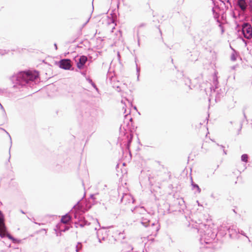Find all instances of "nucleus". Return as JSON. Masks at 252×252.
I'll list each match as a JSON object with an SVG mask.
<instances>
[{
	"mask_svg": "<svg viewBox=\"0 0 252 252\" xmlns=\"http://www.w3.org/2000/svg\"><path fill=\"white\" fill-rule=\"evenodd\" d=\"M39 73L36 70H26L19 71L13 75L10 80L14 88L20 89L23 87H32L38 81Z\"/></svg>",
	"mask_w": 252,
	"mask_h": 252,
	"instance_id": "f257e3e1",
	"label": "nucleus"
},
{
	"mask_svg": "<svg viewBox=\"0 0 252 252\" xmlns=\"http://www.w3.org/2000/svg\"><path fill=\"white\" fill-rule=\"evenodd\" d=\"M198 231L200 233V243L208 244L214 241L217 235V230L212 228L209 225L201 224Z\"/></svg>",
	"mask_w": 252,
	"mask_h": 252,
	"instance_id": "f03ea898",
	"label": "nucleus"
},
{
	"mask_svg": "<svg viewBox=\"0 0 252 252\" xmlns=\"http://www.w3.org/2000/svg\"><path fill=\"white\" fill-rule=\"evenodd\" d=\"M149 216V215L146 214L140 219L137 220V222L140 223L145 227H149L151 231L155 229L156 232L158 231L159 229V225L158 222L156 224L155 222H151L150 219L148 218Z\"/></svg>",
	"mask_w": 252,
	"mask_h": 252,
	"instance_id": "7ed1b4c3",
	"label": "nucleus"
},
{
	"mask_svg": "<svg viewBox=\"0 0 252 252\" xmlns=\"http://www.w3.org/2000/svg\"><path fill=\"white\" fill-rule=\"evenodd\" d=\"M242 33L245 38L251 39L252 37V27L250 23H244L242 24Z\"/></svg>",
	"mask_w": 252,
	"mask_h": 252,
	"instance_id": "20e7f679",
	"label": "nucleus"
},
{
	"mask_svg": "<svg viewBox=\"0 0 252 252\" xmlns=\"http://www.w3.org/2000/svg\"><path fill=\"white\" fill-rule=\"evenodd\" d=\"M71 61L68 59H61L60 61L57 63V64L60 68L65 70H72Z\"/></svg>",
	"mask_w": 252,
	"mask_h": 252,
	"instance_id": "39448f33",
	"label": "nucleus"
},
{
	"mask_svg": "<svg viewBox=\"0 0 252 252\" xmlns=\"http://www.w3.org/2000/svg\"><path fill=\"white\" fill-rule=\"evenodd\" d=\"M74 218L75 219H78V220L77 222H75L76 227H77L78 226H80L82 227L86 225H89L90 224V222L87 220L82 216H78L77 214H74Z\"/></svg>",
	"mask_w": 252,
	"mask_h": 252,
	"instance_id": "423d86ee",
	"label": "nucleus"
},
{
	"mask_svg": "<svg viewBox=\"0 0 252 252\" xmlns=\"http://www.w3.org/2000/svg\"><path fill=\"white\" fill-rule=\"evenodd\" d=\"M85 116L88 117L90 116L89 121H90L91 122V125H94L96 123V111L94 109H91L89 108L88 109V111L85 112Z\"/></svg>",
	"mask_w": 252,
	"mask_h": 252,
	"instance_id": "0eeeda50",
	"label": "nucleus"
},
{
	"mask_svg": "<svg viewBox=\"0 0 252 252\" xmlns=\"http://www.w3.org/2000/svg\"><path fill=\"white\" fill-rule=\"evenodd\" d=\"M70 226L65 224L59 223L56 225V228L54 229L56 231V234L57 236L62 235V232H65L68 230Z\"/></svg>",
	"mask_w": 252,
	"mask_h": 252,
	"instance_id": "6e6552de",
	"label": "nucleus"
},
{
	"mask_svg": "<svg viewBox=\"0 0 252 252\" xmlns=\"http://www.w3.org/2000/svg\"><path fill=\"white\" fill-rule=\"evenodd\" d=\"M88 61V58L85 55L81 56L78 61L76 60L77 67L79 69L87 68L86 63Z\"/></svg>",
	"mask_w": 252,
	"mask_h": 252,
	"instance_id": "1a4fd4ad",
	"label": "nucleus"
},
{
	"mask_svg": "<svg viewBox=\"0 0 252 252\" xmlns=\"http://www.w3.org/2000/svg\"><path fill=\"white\" fill-rule=\"evenodd\" d=\"M235 5L239 7L242 11L246 10L247 8V4L245 0H234Z\"/></svg>",
	"mask_w": 252,
	"mask_h": 252,
	"instance_id": "9d476101",
	"label": "nucleus"
},
{
	"mask_svg": "<svg viewBox=\"0 0 252 252\" xmlns=\"http://www.w3.org/2000/svg\"><path fill=\"white\" fill-rule=\"evenodd\" d=\"M132 212L135 214H140L142 215H146L147 212L146 210L143 206H135L133 209H131Z\"/></svg>",
	"mask_w": 252,
	"mask_h": 252,
	"instance_id": "9b49d317",
	"label": "nucleus"
},
{
	"mask_svg": "<svg viewBox=\"0 0 252 252\" xmlns=\"http://www.w3.org/2000/svg\"><path fill=\"white\" fill-rule=\"evenodd\" d=\"M0 228L1 229H4L6 228L5 225V219L3 213L0 210ZM0 236L2 238L3 236L1 233L0 232Z\"/></svg>",
	"mask_w": 252,
	"mask_h": 252,
	"instance_id": "f8f14e48",
	"label": "nucleus"
},
{
	"mask_svg": "<svg viewBox=\"0 0 252 252\" xmlns=\"http://www.w3.org/2000/svg\"><path fill=\"white\" fill-rule=\"evenodd\" d=\"M95 194H92L90 195V198L88 200V203L86 204V207L89 209L91 208L92 205H94L96 203Z\"/></svg>",
	"mask_w": 252,
	"mask_h": 252,
	"instance_id": "ddd939ff",
	"label": "nucleus"
},
{
	"mask_svg": "<svg viewBox=\"0 0 252 252\" xmlns=\"http://www.w3.org/2000/svg\"><path fill=\"white\" fill-rule=\"evenodd\" d=\"M72 220V217L68 214L67 213L64 216H62L61 219V222L62 223L66 224L69 221Z\"/></svg>",
	"mask_w": 252,
	"mask_h": 252,
	"instance_id": "4468645a",
	"label": "nucleus"
},
{
	"mask_svg": "<svg viewBox=\"0 0 252 252\" xmlns=\"http://www.w3.org/2000/svg\"><path fill=\"white\" fill-rule=\"evenodd\" d=\"M190 56V60L192 62L196 61L198 59V52L196 50H193L192 52H189Z\"/></svg>",
	"mask_w": 252,
	"mask_h": 252,
	"instance_id": "2eb2a0df",
	"label": "nucleus"
},
{
	"mask_svg": "<svg viewBox=\"0 0 252 252\" xmlns=\"http://www.w3.org/2000/svg\"><path fill=\"white\" fill-rule=\"evenodd\" d=\"M190 179H191V186L192 187V189H196L197 192L198 193H200L201 190V189L199 188V186L197 184H196V183H195L194 182H193L191 177L190 178Z\"/></svg>",
	"mask_w": 252,
	"mask_h": 252,
	"instance_id": "dca6fc26",
	"label": "nucleus"
},
{
	"mask_svg": "<svg viewBox=\"0 0 252 252\" xmlns=\"http://www.w3.org/2000/svg\"><path fill=\"white\" fill-rule=\"evenodd\" d=\"M231 48L233 50V53L231 54V60L232 61H235L237 59V56L239 55V53L235 50H234L233 48H232L231 47Z\"/></svg>",
	"mask_w": 252,
	"mask_h": 252,
	"instance_id": "f3484780",
	"label": "nucleus"
},
{
	"mask_svg": "<svg viewBox=\"0 0 252 252\" xmlns=\"http://www.w3.org/2000/svg\"><path fill=\"white\" fill-rule=\"evenodd\" d=\"M101 230H98V231L97 232V238L98 239V241L100 243H101L102 242V241H105L106 240V239L107 238L105 236H102V237H101L100 236V233L101 232Z\"/></svg>",
	"mask_w": 252,
	"mask_h": 252,
	"instance_id": "a211bd4d",
	"label": "nucleus"
},
{
	"mask_svg": "<svg viewBox=\"0 0 252 252\" xmlns=\"http://www.w3.org/2000/svg\"><path fill=\"white\" fill-rule=\"evenodd\" d=\"M131 198V199L132 200V203H134V201H135V200H134V199L132 197H131L129 195L127 194H125V195H124L122 197V198H121V202L122 203H123V202H124V199H125V198H126V199H129V198Z\"/></svg>",
	"mask_w": 252,
	"mask_h": 252,
	"instance_id": "6ab92c4d",
	"label": "nucleus"
},
{
	"mask_svg": "<svg viewBox=\"0 0 252 252\" xmlns=\"http://www.w3.org/2000/svg\"><path fill=\"white\" fill-rule=\"evenodd\" d=\"M86 79L89 82V83L91 84V85L93 86V87L94 88L96 91H98V89L96 86V85H95V84L93 81L92 79H91V78H87L86 77Z\"/></svg>",
	"mask_w": 252,
	"mask_h": 252,
	"instance_id": "aec40b11",
	"label": "nucleus"
},
{
	"mask_svg": "<svg viewBox=\"0 0 252 252\" xmlns=\"http://www.w3.org/2000/svg\"><path fill=\"white\" fill-rule=\"evenodd\" d=\"M241 158L242 161L247 163V162H248L249 156L247 154H243L241 156Z\"/></svg>",
	"mask_w": 252,
	"mask_h": 252,
	"instance_id": "412c9836",
	"label": "nucleus"
},
{
	"mask_svg": "<svg viewBox=\"0 0 252 252\" xmlns=\"http://www.w3.org/2000/svg\"><path fill=\"white\" fill-rule=\"evenodd\" d=\"M127 120L129 121V122H132V118L131 117L130 115V112L128 114H127L125 115V119H124V122L125 123V121Z\"/></svg>",
	"mask_w": 252,
	"mask_h": 252,
	"instance_id": "4be33fe9",
	"label": "nucleus"
},
{
	"mask_svg": "<svg viewBox=\"0 0 252 252\" xmlns=\"http://www.w3.org/2000/svg\"><path fill=\"white\" fill-rule=\"evenodd\" d=\"M185 85L188 86L190 89H191V88L190 86V80L188 78H185Z\"/></svg>",
	"mask_w": 252,
	"mask_h": 252,
	"instance_id": "5701e85b",
	"label": "nucleus"
},
{
	"mask_svg": "<svg viewBox=\"0 0 252 252\" xmlns=\"http://www.w3.org/2000/svg\"><path fill=\"white\" fill-rule=\"evenodd\" d=\"M82 247V244L80 242H78L77 245L76 246V252H79L80 250H81Z\"/></svg>",
	"mask_w": 252,
	"mask_h": 252,
	"instance_id": "b1692460",
	"label": "nucleus"
},
{
	"mask_svg": "<svg viewBox=\"0 0 252 252\" xmlns=\"http://www.w3.org/2000/svg\"><path fill=\"white\" fill-rule=\"evenodd\" d=\"M132 141V138H130L129 139H128L127 140V143L126 144V148L127 149H129V147H130V144H131V142Z\"/></svg>",
	"mask_w": 252,
	"mask_h": 252,
	"instance_id": "393cba45",
	"label": "nucleus"
},
{
	"mask_svg": "<svg viewBox=\"0 0 252 252\" xmlns=\"http://www.w3.org/2000/svg\"><path fill=\"white\" fill-rule=\"evenodd\" d=\"M133 249V247L130 245H127V249L125 251V252H131L132 251Z\"/></svg>",
	"mask_w": 252,
	"mask_h": 252,
	"instance_id": "a878e982",
	"label": "nucleus"
},
{
	"mask_svg": "<svg viewBox=\"0 0 252 252\" xmlns=\"http://www.w3.org/2000/svg\"><path fill=\"white\" fill-rule=\"evenodd\" d=\"M213 16H214V18H215V19L217 20V21L218 22H219L220 14L218 12H216V13H214V14H213Z\"/></svg>",
	"mask_w": 252,
	"mask_h": 252,
	"instance_id": "bb28decb",
	"label": "nucleus"
},
{
	"mask_svg": "<svg viewBox=\"0 0 252 252\" xmlns=\"http://www.w3.org/2000/svg\"><path fill=\"white\" fill-rule=\"evenodd\" d=\"M146 23H142L141 24H140V25H139L137 27V31L138 30H139V32H140V29L141 28H142V27H145L146 26Z\"/></svg>",
	"mask_w": 252,
	"mask_h": 252,
	"instance_id": "cd10ccee",
	"label": "nucleus"
},
{
	"mask_svg": "<svg viewBox=\"0 0 252 252\" xmlns=\"http://www.w3.org/2000/svg\"><path fill=\"white\" fill-rule=\"evenodd\" d=\"M8 239L10 240H11L13 242H15L16 241L17 239L15 238L13 236H12L11 235L9 234L7 236Z\"/></svg>",
	"mask_w": 252,
	"mask_h": 252,
	"instance_id": "c85d7f7f",
	"label": "nucleus"
},
{
	"mask_svg": "<svg viewBox=\"0 0 252 252\" xmlns=\"http://www.w3.org/2000/svg\"><path fill=\"white\" fill-rule=\"evenodd\" d=\"M136 34L137 36V40H138V45L140 46V37H139V30L136 31Z\"/></svg>",
	"mask_w": 252,
	"mask_h": 252,
	"instance_id": "c756f323",
	"label": "nucleus"
},
{
	"mask_svg": "<svg viewBox=\"0 0 252 252\" xmlns=\"http://www.w3.org/2000/svg\"><path fill=\"white\" fill-rule=\"evenodd\" d=\"M217 145H218V146H220V148H221V149L222 150V151H223V153H224V155H226V154H227V153H226V150H225V149H224V147L223 145H219V144H217Z\"/></svg>",
	"mask_w": 252,
	"mask_h": 252,
	"instance_id": "7c9ffc66",
	"label": "nucleus"
},
{
	"mask_svg": "<svg viewBox=\"0 0 252 252\" xmlns=\"http://www.w3.org/2000/svg\"><path fill=\"white\" fill-rule=\"evenodd\" d=\"M140 67H138L137 65H136V72H137V79H139V76L140 75Z\"/></svg>",
	"mask_w": 252,
	"mask_h": 252,
	"instance_id": "2f4dec72",
	"label": "nucleus"
},
{
	"mask_svg": "<svg viewBox=\"0 0 252 252\" xmlns=\"http://www.w3.org/2000/svg\"><path fill=\"white\" fill-rule=\"evenodd\" d=\"M242 39L243 41L244 42L245 46H247L248 43L252 44V42L248 41L247 40H246L243 38H242Z\"/></svg>",
	"mask_w": 252,
	"mask_h": 252,
	"instance_id": "473e14b6",
	"label": "nucleus"
},
{
	"mask_svg": "<svg viewBox=\"0 0 252 252\" xmlns=\"http://www.w3.org/2000/svg\"><path fill=\"white\" fill-rule=\"evenodd\" d=\"M81 74L83 75L84 77H86L87 75V70H83L82 71H80Z\"/></svg>",
	"mask_w": 252,
	"mask_h": 252,
	"instance_id": "72a5a7b5",
	"label": "nucleus"
},
{
	"mask_svg": "<svg viewBox=\"0 0 252 252\" xmlns=\"http://www.w3.org/2000/svg\"><path fill=\"white\" fill-rule=\"evenodd\" d=\"M232 16L234 19H237V16L235 15V12H233L232 13Z\"/></svg>",
	"mask_w": 252,
	"mask_h": 252,
	"instance_id": "f704fd0d",
	"label": "nucleus"
},
{
	"mask_svg": "<svg viewBox=\"0 0 252 252\" xmlns=\"http://www.w3.org/2000/svg\"><path fill=\"white\" fill-rule=\"evenodd\" d=\"M240 233H241L242 235L246 236V234L244 233V232L242 230H241V232H239Z\"/></svg>",
	"mask_w": 252,
	"mask_h": 252,
	"instance_id": "c9c22d12",
	"label": "nucleus"
},
{
	"mask_svg": "<svg viewBox=\"0 0 252 252\" xmlns=\"http://www.w3.org/2000/svg\"><path fill=\"white\" fill-rule=\"evenodd\" d=\"M6 133L8 135L9 138H10V143L11 144H12V140H11V136L10 135V134H9L8 132H6Z\"/></svg>",
	"mask_w": 252,
	"mask_h": 252,
	"instance_id": "e433bc0d",
	"label": "nucleus"
},
{
	"mask_svg": "<svg viewBox=\"0 0 252 252\" xmlns=\"http://www.w3.org/2000/svg\"><path fill=\"white\" fill-rule=\"evenodd\" d=\"M212 12H213V14H214V13H216L217 12L214 7L212 8Z\"/></svg>",
	"mask_w": 252,
	"mask_h": 252,
	"instance_id": "4c0bfd02",
	"label": "nucleus"
},
{
	"mask_svg": "<svg viewBox=\"0 0 252 252\" xmlns=\"http://www.w3.org/2000/svg\"><path fill=\"white\" fill-rule=\"evenodd\" d=\"M212 12H213V14H214V13H216L217 12L214 7L212 8Z\"/></svg>",
	"mask_w": 252,
	"mask_h": 252,
	"instance_id": "58836bf2",
	"label": "nucleus"
},
{
	"mask_svg": "<svg viewBox=\"0 0 252 252\" xmlns=\"http://www.w3.org/2000/svg\"><path fill=\"white\" fill-rule=\"evenodd\" d=\"M54 45L55 49L57 50L58 49L57 44L56 43H54Z\"/></svg>",
	"mask_w": 252,
	"mask_h": 252,
	"instance_id": "ea45409f",
	"label": "nucleus"
},
{
	"mask_svg": "<svg viewBox=\"0 0 252 252\" xmlns=\"http://www.w3.org/2000/svg\"><path fill=\"white\" fill-rule=\"evenodd\" d=\"M80 201H81V200H79V201H78L77 202V203H76L75 205H74L73 208H74L76 205H78Z\"/></svg>",
	"mask_w": 252,
	"mask_h": 252,
	"instance_id": "a19ab883",
	"label": "nucleus"
},
{
	"mask_svg": "<svg viewBox=\"0 0 252 252\" xmlns=\"http://www.w3.org/2000/svg\"><path fill=\"white\" fill-rule=\"evenodd\" d=\"M90 18H91V17L88 19V20L86 21V22L84 24V25H86L89 22Z\"/></svg>",
	"mask_w": 252,
	"mask_h": 252,
	"instance_id": "79ce46f5",
	"label": "nucleus"
},
{
	"mask_svg": "<svg viewBox=\"0 0 252 252\" xmlns=\"http://www.w3.org/2000/svg\"><path fill=\"white\" fill-rule=\"evenodd\" d=\"M243 115H244V117L246 119V114L244 112V111H243Z\"/></svg>",
	"mask_w": 252,
	"mask_h": 252,
	"instance_id": "37998d69",
	"label": "nucleus"
},
{
	"mask_svg": "<svg viewBox=\"0 0 252 252\" xmlns=\"http://www.w3.org/2000/svg\"><path fill=\"white\" fill-rule=\"evenodd\" d=\"M20 212L22 213V214H25V213L22 210H20Z\"/></svg>",
	"mask_w": 252,
	"mask_h": 252,
	"instance_id": "c03bdc74",
	"label": "nucleus"
},
{
	"mask_svg": "<svg viewBox=\"0 0 252 252\" xmlns=\"http://www.w3.org/2000/svg\"><path fill=\"white\" fill-rule=\"evenodd\" d=\"M242 124H241V126H240V128L239 130H241V128H242Z\"/></svg>",
	"mask_w": 252,
	"mask_h": 252,
	"instance_id": "a18cd8bd",
	"label": "nucleus"
},
{
	"mask_svg": "<svg viewBox=\"0 0 252 252\" xmlns=\"http://www.w3.org/2000/svg\"><path fill=\"white\" fill-rule=\"evenodd\" d=\"M159 32H160V34L161 35V33H161V31L159 29Z\"/></svg>",
	"mask_w": 252,
	"mask_h": 252,
	"instance_id": "49530a36",
	"label": "nucleus"
},
{
	"mask_svg": "<svg viewBox=\"0 0 252 252\" xmlns=\"http://www.w3.org/2000/svg\"><path fill=\"white\" fill-rule=\"evenodd\" d=\"M89 59H90V60H92V57H91V56H89Z\"/></svg>",
	"mask_w": 252,
	"mask_h": 252,
	"instance_id": "de8ad7c7",
	"label": "nucleus"
},
{
	"mask_svg": "<svg viewBox=\"0 0 252 252\" xmlns=\"http://www.w3.org/2000/svg\"><path fill=\"white\" fill-rule=\"evenodd\" d=\"M10 159V155H9V158H8V161H9Z\"/></svg>",
	"mask_w": 252,
	"mask_h": 252,
	"instance_id": "09e8293b",
	"label": "nucleus"
},
{
	"mask_svg": "<svg viewBox=\"0 0 252 252\" xmlns=\"http://www.w3.org/2000/svg\"><path fill=\"white\" fill-rule=\"evenodd\" d=\"M134 109L136 110V109H137L136 107V106H134Z\"/></svg>",
	"mask_w": 252,
	"mask_h": 252,
	"instance_id": "8fccbe9b",
	"label": "nucleus"
},
{
	"mask_svg": "<svg viewBox=\"0 0 252 252\" xmlns=\"http://www.w3.org/2000/svg\"><path fill=\"white\" fill-rule=\"evenodd\" d=\"M119 235H123V233H119Z\"/></svg>",
	"mask_w": 252,
	"mask_h": 252,
	"instance_id": "3c124183",
	"label": "nucleus"
},
{
	"mask_svg": "<svg viewBox=\"0 0 252 252\" xmlns=\"http://www.w3.org/2000/svg\"><path fill=\"white\" fill-rule=\"evenodd\" d=\"M240 12H239L238 14V16H240Z\"/></svg>",
	"mask_w": 252,
	"mask_h": 252,
	"instance_id": "603ef678",
	"label": "nucleus"
},
{
	"mask_svg": "<svg viewBox=\"0 0 252 252\" xmlns=\"http://www.w3.org/2000/svg\"><path fill=\"white\" fill-rule=\"evenodd\" d=\"M210 89H211V91H212V87L210 88Z\"/></svg>",
	"mask_w": 252,
	"mask_h": 252,
	"instance_id": "864d4df0",
	"label": "nucleus"
},
{
	"mask_svg": "<svg viewBox=\"0 0 252 252\" xmlns=\"http://www.w3.org/2000/svg\"><path fill=\"white\" fill-rule=\"evenodd\" d=\"M211 196H212V197H214L213 194H212V195H211Z\"/></svg>",
	"mask_w": 252,
	"mask_h": 252,
	"instance_id": "5fc2aeb1",
	"label": "nucleus"
},
{
	"mask_svg": "<svg viewBox=\"0 0 252 252\" xmlns=\"http://www.w3.org/2000/svg\"><path fill=\"white\" fill-rule=\"evenodd\" d=\"M122 238H123V239H125V237L124 236H123Z\"/></svg>",
	"mask_w": 252,
	"mask_h": 252,
	"instance_id": "6e6d98bb",
	"label": "nucleus"
},
{
	"mask_svg": "<svg viewBox=\"0 0 252 252\" xmlns=\"http://www.w3.org/2000/svg\"><path fill=\"white\" fill-rule=\"evenodd\" d=\"M118 89H120V88L119 87H117Z\"/></svg>",
	"mask_w": 252,
	"mask_h": 252,
	"instance_id": "4d7b16f0",
	"label": "nucleus"
},
{
	"mask_svg": "<svg viewBox=\"0 0 252 252\" xmlns=\"http://www.w3.org/2000/svg\"><path fill=\"white\" fill-rule=\"evenodd\" d=\"M127 125H129V122H128V123H127Z\"/></svg>",
	"mask_w": 252,
	"mask_h": 252,
	"instance_id": "13d9d810",
	"label": "nucleus"
},
{
	"mask_svg": "<svg viewBox=\"0 0 252 252\" xmlns=\"http://www.w3.org/2000/svg\"><path fill=\"white\" fill-rule=\"evenodd\" d=\"M34 223H35V224H38V223H37V222H34Z\"/></svg>",
	"mask_w": 252,
	"mask_h": 252,
	"instance_id": "bf43d9fd",
	"label": "nucleus"
},
{
	"mask_svg": "<svg viewBox=\"0 0 252 252\" xmlns=\"http://www.w3.org/2000/svg\"><path fill=\"white\" fill-rule=\"evenodd\" d=\"M9 154L10 153V150H9Z\"/></svg>",
	"mask_w": 252,
	"mask_h": 252,
	"instance_id": "052dcab7",
	"label": "nucleus"
},
{
	"mask_svg": "<svg viewBox=\"0 0 252 252\" xmlns=\"http://www.w3.org/2000/svg\"><path fill=\"white\" fill-rule=\"evenodd\" d=\"M230 233H231V232H230ZM231 234H232V233H230V236H231Z\"/></svg>",
	"mask_w": 252,
	"mask_h": 252,
	"instance_id": "680f3d73",
	"label": "nucleus"
}]
</instances>
